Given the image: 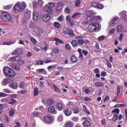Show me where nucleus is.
<instances>
[{
	"instance_id": "nucleus-58",
	"label": "nucleus",
	"mask_w": 127,
	"mask_h": 127,
	"mask_svg": "<svg viewBox=\"0 0 127 127\" xmlns=\"http://www.w3.org/2000/svg\"><path fill=\"white\" fill-rule=\"evenodd\" d=\"M64 68L63 66H59L57 68V69L60 71H63L64 70Z\"/></svg>"
},
{
	"instance_id": "nucleus-61",
	"label": "nucleus",
	"mask_w": 127,
	"mask_h": 127,
	"mask_svg": "<svg viewBox=\"0 0 127 127\" xmlns=\"http://www.w3.org/2000/svg\"><path fill=\"white\" fill-rule=\"evenodd\" d=\"M4 93H7V94H10L11 93V91L7 89H5L3 91Z\"/></svg>"
},
{
	"instance_id": "nucleus-23",
	"label": "nucleus",
	"mask_w": 127,
	"mask_h": 127,
	"mask_svg": "<svg viewBox=\"0 0 127 127\" xmlns=\"http://www.w3.org/2000/svg\"><path fill=\"white\" fill-rule=\"evenodd\" d=\"M70 61L72 63H75L77 61V58L76 57H75V56H71L70 57Z\"/></svg>"
},
{
	"instance_id": "nucleus-40",
	"label": "nucleus",
	"mask_w": 127,
	"mask_h": 127,
	"mask_svg": "<svg viewBox=\"0 0 127 127\" xmlns=\"http://www.w3.org/2000/svg\"><path fill=\"white\" fill-rule=\"evenodd\" d=\"M65 48L67 51L71 50V46H70V44H69V43H66L65 44Z\"/></svg>"
},
{
	"instance_id": "nucleus-11",
	"label": "nucleus",
	"mask_w": 127,
	"mask_h": 127,
	"mask_svg": "<svg viewBox=\"0 0 127 127\" xmlns=\"http://www.w3.org/2000/svg\"><path fill=\"white\" fill-rule=\"evenodd\" d=\"M56 11L57 12H60L63 9V5L61 2H58L56 7Z\"/></svg>"
},
{
	"instance_id": "nucleus-47",
	"label": "nucleus",
	"mask_w": 127,
	"mask_h": 127,
	"mask_svg": "<svg viewBox=\"0 0 127 127\" xmlns=\"http://www.w3.org/2000/svg\"><path fill=\"white\" fill-rule=\"evenodd\" d=\"M9 115L10 117H12V116L14 115V110L13 109H11V110L9 111Z\"/></svg>"
},
{
	"instance_id": "nucleus-33",
	"label": "nucleus",
	"mask_w": 127,
	"mask_h": 127,
	"mask_svg": "<svg viewBox=\"0 0 127 127\" xmlns=\"http://www.w3.org/2000/svg\"><path fill=\"white\" fill-rule=\"evenodd\" d=\"M104 5L101 3H97L96 8L97 9H103L104 8Z\"/></svg>"
},
{
	"instance_id": "nucleus-6",
	"label": "nucleus",
	"mask_w": 127,
	"mask_h": 127,
	"mask_svg": "<svg viewBox=\"0 0 127 127\" xmlns=\"http://www.w3.org/2000/svg\"><path fill=\"white\" fill-rule=\"evenodd\" d=\"M44 10L45 12H47V13H48L49 14H54V9L53 8H52L50 6L48 5H46L44 6Z\"/></svg>"
},
{
	"instance_id": "nucleus-48",
	"label": "nucleus",
	"mask_w": 127,
	"mask_h": 127,
	"mask_svg": "<svg viewBox=\"0 0 127 127\" xmlns=\"http://www.w3.org/2000/svg\"><path fill=\"white\" fill-rule=\"evenodd\" d=\"M48 4L51 6V7L52 8H53V7H55L56 6V4L55 2H49Z\"/></svg>"
},
{
	"instance_id": "nucleus-15",
	"label": "nucleus",
	"mask_w": 127,
	"mask_h": 127,
	"mask_svg": "<svg viewBox=\"0 0 127 127\" xmlns=\"http://www.w3.org/2000/svg\"><path fill=\"white\" fill-rule=\"evenodd\" d=\"M48 111L49 113H52L53 114H57V111L56 110L55 107L53 106H51L48 108Z\"/></svg>"
},
{
	"instance_id": "nucleus-13",
	"label": "nucleus",
	"mask_w": 127,
	"mask_h": 127,
	"mask_svg": "<svg viewBox=\"0 0 127 127\" xmlns=\"http://www.w3.org/2000/svg\"><path fill=\"white\" fill-rule=\"evenodd\" d=\"M64 106L61 103H57L56 104V109L59 111H62L64 110Z\"/></svg>"
},
{
	"instance_id": "nucleus-49",
	"label": "nucleus",
	"mask_w": 127,
	"mask_h": 127,
	"mask_svg": "<svg viewBox=\"0 0 127 127\" xmlns=\"http://www.w3.org/2000/svg\"><path fill=\"white\" fill-rule=\"evenodd\" d=\"M66 20L67 21L69 22H73L74 21L73 19H72V18L70 17V16H66Z\"/></svg>"
},
{
	"instance_id": "nucleus-24",
	"label": "nucleus",
	"mask_w": 127,
	"mask_h": 127,
	"mask_svg": "<svg viewBox=\"0 0 127 127\" xmlns=\"http://www.w3.org/2000/svg\"><path fill=\"white\" fill-rule=\"evenodd\" d=\"M9 86L12 89H16L18 87V84L17 83H13L11 84H9Z\"/></svg>"
},
{
	"instance_id": "nucleus-42",
	"label": "nucleus",
	"mask_w": 127,
	"mask_h": 127,
	"mask_svg": "<svg viewBox=\"0 0 127 127\" xmlns=\"http://www.w3.org/2000/svg\"><path fill=\"white\" fill-rule=\"evenodd\" d=\"M38 94H39V89L36 87L34 90V95L37 96Z\"/></svg>"
},
{
	"instance_id": "nucleus-56",
	"label": "nucleus",
	"mask_w": 127,
	"mask_h": 127,
	"mask_svg": "<svg viewBox=\"0 0 127 127\" xmlns=\"http://www.w3.org/2000/svg\"><path fill=\"white\" fill-rule=\"evenodd\" d=\"M115 30H116L114 28H112V29H110V30H109V34L112 35V34H114Z\"/></svg>"
},
{
	"instance_id": "nucleus-31",
	"label": "nucleus",
	"mask_w": 127,
	"mask_h": 127,
	"mask_svg": "<svg viewBox=\"0 0 127 127\" xmlns=\"http://www.w3.org/2000/svg\"><path fill=\"white\" fill-rule=\"evenodd\" d=\"M123 30V25H120L117 27V31L118 32H121Z\"/></svg>"
},
{
	"instance_id": "nucleus-45",
	"label": "nucleus",
	"mask_w": 127,
	"mask_h": 127,
	"mask_svg": "<svg viewBox=\"0 0 127 127\" xmlns=\"http://www.w3.org/2000/svg\"><path fill=\"white\" fill-rule=\"evenodd\" d=\"M81 0H76L75 5L76 7H79L80 5Z\"/></svg>"
},
{
	"instance_id": "nucleus-12",
	"label": "nucleus",
	"mask_w": 127,
	"mask_h": 127,
	"mask_svg": "<svg viewBox=\"0 0 127 127\" xmlns=\"http://www.w3.org/2000/svg\"><path fill=\"white\" fill-rule=\"evenodd\" d=\"M64 113L66 117H69L72 114V110L70 108H67L64 110Z\"/></svg>"
},
{
	"instance_id": "nucleus-17",
	"label": "nucleus",
	"mask_w": 127,
	"mask_h": 127,
	"mask_svg": "<svg viewBox=\"0 0 127 127\" xmlns=\"http://www.w3.org/2000/svg\"><path fill=\"white\" fill-rule=\"evenodd\" d=\"M66 33H67V35H68L69 37L75 36V34L74 33V32L69 28L66 29Z\"/></svg>"
},
{
	"instance_id": "nucleus-19",
	"label": "nucleus",
	"mask_w": 127,
	"mask_h": 127,
	"mask_svg": "<svg viewBox=\"0 0 127 127\" xmlns=\"http://www.w3.org/2000/svg\"><path fill=\"white\" fill-rule=\"evenodd\" d=\"M55 41H56L55 42V44L56 45H59L60 44H63L64 43V42L62 40H61V39H60L58 38H57V37L55 38Z\"/></svg>"
},
{
	"instance_id": "nucleus-4",
	"label": "nucleus",
	"mask_w": 127,
	"mask_h": 127,
	"mask_svg": "<svg viewBox=\"0 0 127 127\" xmlns=\"http://www.w3.org/2000/svg\"><path fill=\"white\" fill-rule=\"evenodd\" d=\"M99 28V25L96 22H93L90 24L88 26V31L90 32H93Z\"/></svg>"
},
{
	"instance_id": "nucleus-25",
	"label": "nucleus",
	"mask_w": 127,
	"mask_h": 127,
	"mask_svg": "<svg viewBox=\"0 0 127 127\" xmlns=\"http://www.w3.org/2000/svg\"><path fill=\"white\" fill-rule=\"evenodd\" d=\"M95 85L96 87H104L105 86L103 82H95Z\"/></svg>"
},
{
	"instance_id": "nucleus-32",
	"label": "nucleus",
	"mask_w": 127,
	"mask_h": 127,
	"mask_svg": "<svg viewBox=\"0 0 127 127\" xmlns=\"http://www.w3.org/2000/svg\"><path fill=\"white\" fill-rule=\"evenodd\" d=\"M53 85L54 86V87L55 88V92H56V93H58V94H61V91L60 89L55 84H53Z\"/></svg>"
},
{
	"instance_id": "nucleus-1",
	"label": "nucleus",
	"mask_w": 127,
	"mask_h": 127,
	"mask_svg": "<svg viewBox=\"0 0 127 127\" xmlns=\"http://www.w3.org/2000/svg\"><path fill=\"white\" fill-rule=\"evenodd\" d=\"M26 7V4L25 3L18 2L13 7L14 12L17 13L19 11H24Z\"/></svg>"
},
{
	"instance_id": "nucleus-43",
	"label": "nucleus",
	"mask_w": 127,
	"mask_h": 127,
	"mask_svg": "<svg viewBox=\"0 0 127 127\" xmlns=\"http://www.w3.org/2000/svg\"><path fill=\"white\" fill-rule=\"evenodd\" d=\"M13 44V42H11V41H7V42H4L3 43V45H11L12 44Z\"/></svg>"
},
{
	"instance_id": "nucleus-5",
	"label": "nucleus",
	"mask_w": 127,
	"mask_h": 127,
	"mask_svg": "<svg viewBox=\"0 0 127 127\" xmlns=\"http://www.w3.org/2000/svg\"><path fill=\"white\" fill-rule=\"evenodd\" d=\"M120 110L118 108L114 109L111 112L113 114V117L111 119L114 122H116L119 119V115L120 114Z\"/></svg>"
},
{
	"instance_id": "nucleus-28",
	"label": "nucleus",
	"mask_w": 127,
	"mask_h": 127,
	"mask_svg": "<svg viewBox=\"0 0 127 127\" xmlns=\"http://www.w3.org/2000/svg\"><path fill=\"white\" fill-rule=\"evenodd\" d=\"M78 52L79 53V58L82 59L83 58V56L82 52V50L80 48L78 49Z\"/></svg>"
},
{
	"instance_id": "nucleus-14",
	"label": "nucleus",
	"mask_w": 127,
	"mask_h": 127,
	"mask_svg": "<svg viewBox=\"0 0 127 127\" xmlns=\"http://www.w3.org/2000/svg\"><path fill=\"white\" fill-rule=\"evenodd\" d=\"M22 50L21 48H17L16 49L13 53H12V55L14 56L16 55H20L22 54Z\"/></svg>"
},
{
	"instance_id": "nucleus-62",
	"label": "nucleus",
	"mask_w": 127,
	"mask_h": 127,
	"mask_svg": "<svg viewBox=\"0 0 127 127\" xmlns=\"http://www.w3.org/2000/svg\"><path fill=\"white\" fill-rule=\"evenodd\" d=\"M101 75L102 76V77H105L107 75V72L105 71H102L101 73Z\"/></svg>"
},
{
	"instance_id": "nucleus-20",
	"label": "nucleus",
	"mask_w": 127,
	"mask_h": 127,
	"mask_svg": "<svg viewBox=\"0 0 127 127\" xmlns=\"http://www.w3.org/2000/svg\"><path fill=\"white\" fill-rule=\"evenodd\" d=\"M74 122L68 121L65 123V127H74Z\"/></svg>"
},
{
	"instance_id": "nucleus-60",
	"label": "nucleus",
	"mask_w": 127,
	"mask_h": 127,
	"mask_svg": "<svg viewBox=\"0 0 127 127\" xmlns=\"http://www.w3.org/2000/svg\"><path fill=\"white\" fill-rule=\"evenodd\" d=\"M106 62H107V64L108 65V67L112 68V64H111V63L107 60H106Z\"/></svg>"
},
{
	"instance_id": "nucleus-63",
	"label": "nucleus",
	"mask_w": 127,
	"mask_h": 127,
	"mask_svg": "<svg viewBox=\"0 0 127 127\" xmlns=\"http://www.w3.org/2000/svg\"><path fill=\"white\" fill-rule=\"evenodd\" d=\"M94 72L95 73H96V74L100 73L99 69L98 68H96L94 70Z\"/></svg>"
},
{
	"instance_id": "nucleus-37",
	"label": "nucleus",
	"mask_w": 127,
	"mask_h": 127,
	"mask_svg": "<svg viewBox=\"0 0 127 127\" xmlns=\"http://www.w3.org/2000/svg\"><path fill=\"white\" fill-rule=\"evenodd\" d=\"M87 21L88 22H91V21H93L95 20L94 16H89L87 17Z\"/></svg>"
},
{
	"instance_id": "nucleus-64",
	"label": "nucleus",
	"mask_w": 127,
	"mask_h": 127,
	"mask_svg": "<svg viewBox=\"0 0 127 127\" xmlns=\"http://www.w3.org/2000/svg\"><path fill=\"white\" fill-rule=\"evenodd\" d=\"M15 123L17 125L13 127H21V126L19 122H16Z\"/></svg>"
},
{
	"instance_id": "nucleus-41",
	"label": "nucleus",
	"mask_w": 127,
	"mask_h": 127,
	"mask_svg": "<svg viewBox=\"0 0 127 127\" xmlns=\"http://www.w3.org/2000/svg\"><path fill=\"white\" fill-rule=\"evenodd\" d=\"M64 20V17L63 15H61L59 16V17L58 18V21L61 22H63Z\"/></svg>"
},
{
	"instance_id": "nucleus-46",
	"label": "nucleus",
	"mask_w": 127,
	"mask_h": 127,
	"mask_svg": "<svg viewBox=\"0 0 127 127\" xmlns=\"http://www.w3.org/2000/svg\"><path fill=\"white\" fill-rule=\"evenodd\" d=\"M72 111H73V113L75 114H78L79 112L78 109L76 107L73 108Z\"/></svg>"
},
{
	"instance_id": "nucleus-38",
	"label": "nucleus",
	"mask_w": 127,
	"mask_h": 127,
	"mask_svg": "<svg viewBox=\"0 0 127 127\" xmlns=\"http://www.w3.org/2000/svg\"><path fill=\"white\" fill-rule=\"evenodd\" d=\"M54 26L55 27L59 29L60 28L61 24L58 22H55L54 23Z\"/></svg>"
},
{
	"instance_id": "nucleus-26",
	"label": "nucleus",
	"mask_w": 127,
	"mask_h": 127,
	"mask_svg": "<svg viewBox=\"0 0 127 127\" xmlns=\"http://www.w3.org/2000/svg\"><path fill=\"white\" fill-rule=\"evenodd\" d=\"M71 44L72 45V47L73 48H75L78 46V42H77L76 40H74L71 41Z\"/></svg>"
},
{
	"instance_id": "nucleus-55",
	"label": "nucleus",
	"mask_w": 127,
	"mask_h": 127,
	"mask_svg": "<svg viewBox=\"0 0 127 127\" xmlns=\"http://www.w3.org/2000/svg\"><path fill=\"white\" fill-rule=\"evenodd\" d=\"M8 94L4 93L3 92L0 93V98H2L3 97H7Z\"/></svg>"
},
{
	"instance_id": "nucleus-9",
	"label": "nucleus",
	"mask_w": 127,
	"mask_h": 127,
	"mask_svg": "<svg viewBox=\"0 0 127 127\" xmlns=\"http://www.w3.org/2000/svg\"><path fill=\"white\" fill-rule=\"evenodd\" d=\"M119 21V19L118 17H114L113 19H112V20H111V22H110V26L114 27L117 23H118Z\"/></svg>"
},
{
	"instance_id": "nucleus-36",
	"label": "nucleus",
	"mask_w": 127,
	"mask_h": 127,
	"mask_svg": "<svg viewBox=\"0 0 127 127\" xmlns=\"http://www.w3.org/2000/svg\"><path fill=\"white\" fill-rule=\"evenodd\" d=\"M53 53H55V54H57L60 53V50L58 47L53 48Z\"/></svg>"
},
{
	"instance_id": "nucleus-3",
	"label": "nucleus",
	"mask_w": 127,
	"mask_h": 127,
	"mask_svg": "<svg viewBox=\"0 0 127 127\" xmlns=\"http://www.w3.org/2000/svg\"><path fill=\"white\" fill-rule=\"evenodd\" d=\"M1 18L4 22H9L12 20L11 15L6 11H2L1 14Z\"/></svg>"
},
{
	"instance_id": "nucleus-59",
	"label": "nucleus",
	"mask_w": 127,
	"mask_h": 127,
	"mask_svg": "<svg viewBox=\"0 0 127 127\" xmlns=\"http://www.w3.org/2000/svg\"><path fill=\"white\" fill-rule=\"evenodd\" d=\"M105 39V36H102L98 38L99 41H103Z\"/></svg>"
},
{
	"instance_id": "nucleus-34",
	"label": "nucleus",
	"mask_w": 127,
	"mask_h": 127,
	"mask_svg": "<svg viewBox=\"0 0 127 127\" xmlns=\"http://www.w3.org/2000/svg\"><path fill=\"white\" fill-rule=\"evenodd\" d=\"M121 91V87L120 85H118L117 88V93H116L117 96H119V95H120Z\"/></svg>"
},
{
	"instance_id": "nucleus-16",
	"label": "nucleus",
	"mask_w": 127,
	"mask_h": 127,
	"mask_svg": "<svg viewBox=\"0 0 127 127\" xmlns=\"http://www.w3.org/2000/svg\"><path fill=\"white\" fill-rule=\"evenodd\" d=\"M51 18V17L49 14H45L43 17V20L45 22H49Z\"/></svg>"
},
{
	"instance_id": "nucleus-27",
	"label": "nucleus",
	"mask_w": 127,
	"mask_h": 127,
	"mask_svg": "<svg viewBox=\"0 0 127 127\" xmlns=\"http://www.w3.org/2000/svg\"><path fill=\"white\" fill-rule=\"evenodd\" d=\"M83 124L87 127H90L91 125V122L88 120L84 121Z\"/></svg>"
},
{
	"instance_id": "nucleus-53",
	"label": "nucleus",
	"mask_w": 127,
	"mask_h": 127,
	"mask_svg": "<svg viewBox=\"0 0 127 127\" xmlns=\"http://www.w3.org/2000/svg\"><path fill=\"white\" fill-rule=\"evenodd\" d=\"M97 5H98V3H97V2H92L91 4V5L92 7H95V8H97Z\"/></svg>"
},
{
	"instance_id": "nucleus-22",
	"label": "nucleus",
	"mask_w": 127,
	"mask_h": 127,
	"mask_svg": "<svg viewBox=\"0 0 127 127\" xmlns=\"http://www.w3.org/2000/svg\"><path fill=\"white\" fill-rule=\"evenodd\" d=\"M83 111L85 113H86L87 115H90L91 113L89 112V110L87 109L86 106L84 105H83Z\"/></svg>"
},
{
	"instance_id": "nucleus-44",
	"label": "nucleus",
	"mask_w": 127,
	"mask_h": 127,
	"mask_svg": "<svg viewBox=\"0 0 127 127\" xmlns=\"http://www.w3.org/2000/svg\"><path fill=\"white\" fill-rule=\"evenodd\" d=\"M32 115H33V116L34 117H38L40 116V113H39L38 112H34L33 113H32Z\"/></svg>"
},
{
	"instance_id": "nucleus-50",
	"label": "nucleus",
	"mask_w": 127,
	"mask_h": 127,
	"mask_svg": "<svg viewBox=\"0 0 127 127\" xmlns=\"http://www.w3.org/2000/svg\"><path fill=\"white\" fill-rule=\"evenodd\" d=\"M94 19L96 21H101L102 20V18L100 16H94Z\"/></svg>"
},
{
	"instance_id": "nucleus-57",
	"label": "nucleus",
	"mask_w": 127,
	"mask_h": 127,
	"mask_svg": "<svg viewBox=\"0 0 127 127\" xmlns=\"http://www.w3.org/2000/svg\"><path fill=\"white\" fill-rule=\"evenodd\" d=\"M65 11H66V13H70V8L69 7H66L65 8Z\"/></svg>"
},
{
	"instance_id": "nucleus-18",
	"label": "nucleus",
	"mask_w": 127,
	"mask_h": 127,
	"mask_svg": "<svg viewBox=\"0 0 127 127\" xmlns=\"http://www.w3.org/2000/svg\"><path fill=\"white\" fill-rule=\"evenodd\" d=\"M35 32L38 36L41 35L43 33V30L40 28H36Z\"/></svg>"
},
{
	"instance_id": "nucleus-10",
	"label": "nucleus",
	"mask_w": 127,
	"mask_h": 127,
	"mask_svg": "<svg viewBox=\"0 0 127 127\" xmlns=\"http://www.w3.org/2000/svg\"><path fill=\"white\" fill-rule=\"evenodd\" d=\"M121 18L125 21H127V12L126 11H123L120 13Z\"/></svg>"
},
{
	"instance_id": "nucleus-21",
	"label": "nucleus",
	"mask_w": 127,
	"mask_h": 127,
	"mask_svg": "<svg viewBox=\"0 0 127 127\" xmlns=\"http://www.w3.org/2000/svg\"><path fill=\"white\" fill-rule=\"evenodd\" d=\"M33 19L34 21H37L38 19V13L36 11H34L33 13Z\"/></svg>"
},
{
	"instance_id": "nucleus-52",
	"label": "nucleus",
	"mask_w": 127,
	"mask_h": 127,
	"mask_svg": "<svg viewBox=\"0 0 127 127\" xmlns=\"http://www.w3.org/2000/svg\"><path fill=\"white\" fill-rule=\"evenodd\" d=\"M77 43H78L79 45H82L84 44V40L82 39H79L78 40Z\"/></svg>"
},
{
	"instance_id": "nucleus-30",
	"label": "nucleus",
	"mask_w": 127,
	"mask_h": 127,
	"mask_svg": "<svg viewBox=\"0 0 127 127\" xmlns=\"http://www.w3.org/2000/svg\"><path fill=\"white\" fill-rule=\"evenodd\" d=\"M86 14L87 16L90 17L92 16V15L94 14V12L92 10H89L86 11Z\"/></svg>"
},
{
	"instance_id": "nucleus-54",
	"label": "nucleus",
	"mask_w": 127,
	"mask_h": 127,
	"mask_svg": "<svg viewBox=\"0 0 127 127\" xmlns=\"http://www.w3.org/2000/svg\"><path fill=\"white\" fill-rule=\"evenodd\" d=\"M12 6V5L11 4H9V5H5V6H4V9H6V10L10 9V8Z\"/></svg>"
},
{
	"instance_id": "nucleus-39",
	"label": "nucleus",
	"mask_w": 127,
	"mask_h": 127,
	"mask_svg": "<svg viewBox=\"0 0 127 127\" xmlns=\"http://www.w3.org/2000/svg\"><path fill=\"white\" fill-rule=\"evenodd\" d=\"M57 66V64H55L53 65H50L48 67L47 69L48 70H50L52 69H55Z\"/></svg>"
},
{
	"instance_id": "nucleus-29",
	"label": "nucleus",
	"mask_w": 127,
	"mask_h": 127,
	"mask_svg": "<svg viewBox=\"0 0 127 127\" xmlns=\"http://www.w3.org/2000/svg\"><path fill=\"white\" fill-rule=\"evenodd\" d=\"M11 67L14 69H16L17 70H20V67L18 65L15 64H12Z\"/></svg>"
},
{
	"instance_id": "nucleus-35",
	"label": "nucleus",
	"mask_w": 127,
	"mask_h": 127,
	"mask_svg": "<svg viewBox=\"0 0 127 127\" xmlns=\"http://www.w3.org/2000/svg\"><path fill=\"white\" fill-rule=\"evenodd\" d=\"M55 102V100L53 99H49L47 100V104L50 105H52Z\"/></svg>"
},
{
	"instance_id": "nucleus-7",
	"label": "nucleus",
	"mask_w": 127,
	"mask_h": 127,
	"mask_svg": "<svg viewBox=\"0 0 127 127\" xmlns=\"http://www.w3.org/2000/svg\"><path fill=\"white\" fill-rule=\"evenodd\" d=\"M43 119L46 123L51 124L53 121V117L50 115H46L43 117Z\"/></svg>"
},
{
	"instance_id": "nucleus-2",
	"label": "nucleus",
	"mask_w": 127,
	"mask_h": 127,
	"mask_svg": "<svg viewBox=\"0 0 127 127\" xmlns=\"http://www.w3.org/2000/svg\"><path fill=\"white\" fill-rule=\"evenodd\" d=\"M3 72L6 76H9L10 77H14L16 75V73L9 67L4 66L3 68Z\"/></svg>"
},
{
	"instance_id": "nucleus-8",
	"label": "nucleus",
	"mask_w": 127,
	"mask_h": 127,
	"mask_svg": "<svg viewBox=\"0 0 127 127\" xmlns=\"http://www.w3.org/2000/svg\"><path fill=\"white\" fill-rule=\"evenodd\" d=\"M11 99H10V100L11 102H8V104L11 105H14L16 103V100L13 99H16L17 98V95L16 94H11L10 95Z\"/></svg>"
},
{
	"instance_id": "nucleus-51",
	"label": "nucleus",
	"mask_w": 127,
	"mask_h": 127,
	"mask_svg": "<svg viewBox=\"0 0 127 127\" xmlns=\"http://www.w3.org/2000/svg\"><path fill=\"white\" fill-rule=\"evenodd\" d=\"M77 15H81V13L76 12H75V13H74V14L72 15V18L75 19V17H76V16H77Z\"/></svg>"
}]
</instances>
